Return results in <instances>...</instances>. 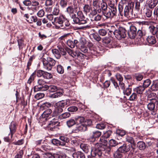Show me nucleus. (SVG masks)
I'll return each mask as SVG.
<instances>
[{"label": "nucleus", "instance_id": "nucleus-9", "mask_svg": "<svg viewBox=\"0 0 158 158\" xmlns=\"http://www.w3.org/2000/svg\"><path fill=\"white\" fill-rule=\"evenodd\" d=\"M68 53L73 58H79L81 59H84L85 56L82 53L76 50L73 51L69 48L66 49Z\"/></svg>", "mask_w": 158, "mask_h": 158}, {"label": "nucleus", "instance_id": "nucleus-30", "mask_svg": "<svg viewBox=\"0 0 158 158\" xmlns=\"http://www.w3.org/2000/svg\"><path fill=\"white\" fill-rule=\"evenodd\" d=\"M52 143L54 145L56 146H64V143L61 142V141L56 139H53L51 140Z\"/></svg>", "mask_w": 158, "mask_h": 158}, {"label": "nucleus", "instance_id": "nucleus-37", "mask_svg": "<svg viewBox=\"0 0 158 158\" xmlns=\"http://www.w3.org/2000/svg\"><path fill=\"white\" fill-rule=\"evenodd\" d=\"M122 153L118 149L114 153V156L115 158H121L122 156Z\"/></svg>", "mask_w": 158, "mask_h": 158}, {"label": "nucleus", "instance_id": "nucleus-17", "mask_svg": "<svg viewBox=\"0 0 158 158\" xmlns=\"http://www.w3.org/2000/svg\"><path fill=\"white\" fill-rule=\"evenodd\" d=\"M64 20H65V18L62 15H60V16L55 18L53 20L54 21L52 22V23H58L60 25L61 27L63 24V23Z\"/></svg>", "mask_w": 158, "mask_h": 158}, {"label": "nucleus", "instance_id": "nucleus-28", "mask_svg": "<svg viewBox=\"0 0 158 158\" xmlns=\"http://www.w3.org/2000/svg\"><path fill=\"white\" fill-rule=\"evenodd\" d=\"M125 139L126 141L130 143L131 145H135V143L133 137L128 135H127Z\"/></svg>", "mask_w": 158, "mask_h": 158}, {"label": "nucleus", "instance_id": "nucleus-44", "mask_svg": "<svg viewBox=\"0 0 158 158\" xmlns=\"http://www.w3.org/2000/svg\"><path fill=\"white\" fill-rule=\"evenodd\" d=\"M23 154V150H20L15 156V158H22Z\"/></svg>", "mask_w": 158, "mask_h": 158}, {"label": "nucleus", "instance_id": "nucleus-36", "mask_svg": "<svg viewBox=\"0 0 158 158\" xmlns=\"http://www.w3.org/2000/svg\"><path fill=\"white\" fill-rule=\"evenodd\" d=\"M137 146L140 150L144 149L145 148V144L143 141H139L137 143Z\"/></svg>", "mask_w": 158, "mask_h": 158}, {"label": "nucleus", "instance_id": "nucleus-59", "mask_svg": "<svg viewBox=\"0 0 158 158\" xmlns=\"http://www.w3.org/2000/svg\"><path fill=\"white\" fill-rule=\"evenodd\" d=\"M137 98L136 94L135 93H133L129 97V100L130 101H135Z\"/></svg>", "mask_w": 158, "mask_h": 158}, {"label": "nucleus", "instance_id": "nucleus-63", "mask_svg": "<svg viewBox=\"0 0 158 158\" xmlns=\"http://www.w3.org/2000/svg\"><path fill=\"white\" fill-rule=\"evenodd\" d=\"M67 0H60V4L62 7H65L67 5Z\"/></svg>", "mask_w": 158, "mask_h": 158}, {"label": "nucleus", "instance_id": "nucleus-21", "mask_svg": "<svg viewBox=\"0 0 158 158\" xmlns=\"http://www.w3.org/2000/svg\"><path fill=\"white\" fill-rule=\"evenodd\" d=\"M145 90L144 87L142 85H140L137 86L134 89V92H136L137 94L141 95Z\"/></svg>", "mask_w": 158, "mask_h": 158}, {"label": "nucleus", "instance_id": "nucleus-35", "mask_svg": "<svg viewBox=\"0 0 158 158\" xmlns=\"http://www.w3.org/2000/svg\"><path fill=\"white\" fill-rule=\"evenodd\" d=\"M66 124L69 127H71L76 124L75 119H70L67 121Z\"/></svg>", "mask_w": 158, "mask_h": 158}, {"label": "nucleus", "instance_id": "nucleus-43", "mask_svg": "<svg viewBox=\"0 0 158 158\" xmlns=\"http://www.w3.org/2000/svg\"><path fill=\"white\" fill-rule=\"evenodd\" d=\"M151 81L149 79H147L145 80L143 83V86L144 87V88L148 87L150 84Z\"/></svg>", "mask_w": 158, "mask_h": 158}, {"label": "nucleus", "instance_id": "nucleus-7", "mask_svg": "<svg viewBox=\"0 0 158 158\" xmlns=\"http://www.w3.org/2000/svg\"><path fill=\"white\" fill-rule=\"evenodd\" d=\"M37 85L34 87L35 91L46 90V87L47 85H46V82L44 81L42 79H38L37 80Z\"/></svg>", "mask_w": 158, "mask_h": 158}, {"label": "nucleus", "instance_id": "nucleus-53", "mask_svg": "<svg viewBox=\"0 0 158 158\" xmlns=\"http://www.w3.org/2000/svg\"><path fill=\"white\" fill-rule=\"evenodd\" d=\"M59 6L56 5L53 9L52 13L53 15H56L59 14Z\"/></svg>", "mask_w": 158, "mask_h": 158}, {"label": "nucleus", "instance_id": "nucleus-55", "mask_svg": "<svg viewBox=\"0 0 158 158\" xmlns=\"http://www.w3.org/2000/svg\"><path fill=\"white\" fill-rule=\"evenodd\" d=\"M67 110L69 112H73L77 111L78 110V108L75 106H72L69 107Z\"/></svg>", "mask_w": 158, "mask_h": 158}, {"label": "nucleus", "instance_id": "nucleus-22", "mask_svg": "<svg viewBox=\"0 0 158 158\" xmlns=\"http://www.w3.org/2000/svg\"><path fill=\"white\" fill-rule=\"evenodd\" d=\"M150 32L153 35H156V37L158 38V25L156 27L151 26L150 27Z\"/></svg>", "mask_w": 158, "mask_h": 158}, {"label": "nucleus", "instance_id": "nucleus-18", "mask_svg": "<svg viewBox=\"0 0 158 158\" xmlns=\"http://www.w3.org/2000/svg\"><path fill=\"white\" fill-rule=\"evenodd\" d=\"M146 3L150 8H153L158 3V0H147Z\"/></svg>", "mask_w": 158, "mask_h": 158}, {"label": "nucleus", "instance_id": "nucleus-39", "mask_svg": "<svg viewBox=\"0 0 158 158\" xmlns=\"http://www.w3.org/2000/svg\"><path fill=\"white\" fill-rule=\"evenodd\" d=\"M41 148L42 149L46 151L51 150L52 149V147L48 144H46L43 145Z\"/></svg>", "mask_w": 158, "mask_h": 158}, {"label": "nucleus", "instance_id": "nucleus-32", "mask_svg": "<svg viewBox=\"0 0 158 158\" xmlns=\"http://www.w3.org/2000/svg\"><path fill=\"white\" fill-rule=\"evenodd\" d=\"M59 139L62 141L61 142L64 144V146L65 145L66 143H68L69 141V139L66 136H60L59 137Z\"/></svg>", "mask_w": 158, "mask_h": 158}, {"label": "nucleus", "instance_id": "nucleus-20", "mask_svg": "<svg viewBox=\"0 0 158 158\" xmlns=\"http://www.w3.org/2000/svg\"><path fill=\"white\" fill-rule=\"evenodd\" d=\"M101 135V133L100 131H92L90 132V136L91 138H94L99 137Z\"/></svg>", "mask_w": 158, "mask_h": 158}, {"label": "nucleus", "instance_id": "nucleus-1", "mask_svg": "<svg viewBox=\"0 0 158 158\" xmlns=\"http://www.w3.org/2000/svg\"><path fill=\"white\" fill-rule=\"evenodd\" d=\"M46 90H48L51 92H56L52 94H50L48 96V97L51 98H56L61 97L63 95V90L60 89L59 87L55 85H47L46 87Z\"/></svg>", "mask_w": 158, "mask_h": 158}, {"label": "nucleus", "instance_id": "nucleus-45", "mask_svg": "<svg viewBox=\"0 0 158 158\" xmlns=\"http://www.w3.org/2000/svg\"><path fill=\"white\" fill-rule=\"evenodd\" d=\"M91 20L92 21H99L101 19V15H97L96 16L93 15L91 17Z\"/></svg>", "mask_w": 158, "mask_h": 158}, {"label": "nucleus", "instance_id": "nucleus-14", "mask_svg": "<svg viewBox=\"0 0 158 158\" xmlns=\"http://www.w3.org/2000/svg\"><path fill=\"white\" fill-rule=\"evenodd\" d=\"M131 147L133 150L134 148H133L132 146H130L129 145H127L126 144H123L122 146H120L118 148L119 150L120 151L123 153H126L129 152L131 149Z\"/></svg>", "mask_w": 158, "mask_h": 158}, {"label": "nucleus", "instance_id": "nucleus-3", "mask_svg": "<svg viewBox=\"0 0 158 158\" xmlns=\"http://www.w3.org/2000/svg\"><path fill=\"white\" fill-rule=\"evenodd\" d=\"M44 68L47 70H51L52 67L54 66L56 63V61L52 58L47 57V59L44 58L42 59Z\"/></svg>", "mask_w": 158, "mask_h": 158}, {"label": "nucleus", "instance_id": "nucleus-47", "mask_svg": "<svg viewBox=\"0 0 158 158\" xmlns=\"http://www.w3.org/2000/svg\"><path fill=\"white\" fill-rule=\"evenodd\" d=\"M67 11L69 14H73L74 12H76L77 10L76 9H74L71 6L68 7L67 9Z\"/></svg>", "mask_w": 158, "mask_h": 158}, {"label": "nucleus", "instance_id": "nucleus-52", "mask_svg": "<svg viewBox=\"0 0 158 158\" xmlns=\"http://www.w3.org/2000/svg\"><path fill=\"white\" fill-rule=\"evenodd\" d=\"M109 143L110 146L114 147L117 145L118 143L115 140L111 139L109 140Z\"/></svg>", "mask_w": 158, "mask_h": 158}, {"label": "nucleus", "instance_id": "nucleus-54", "mask_svg": "<svg viewBox=\"0 0 158 158\" xmlns=\"http://www.w3.org/2000/svg\"><path fill=\"white\" fill-rule=\"evenodd\" d=\"M44 96V94L42 93H39L36 94L35 96V98L37 100H39L42 98Z\"/></svg>", "mask_w": 158, "mask_h": 158}, {"label": "nucleus", "instance_id": "nucleus-58", "mask_svg": "<svg viewBox=\"0 0 158 158\" xmlns=\"http://www.w3.org/2000/svg\"><path fill=\"white\" fill-rule=\"evenodd\" d=\"M35 74L34 73H32V74L31 75V76H30V77H29V79L28 80V83L30 84L31 83L32 81L34 80L35 77Z\"/></svg>", "mask_w": 158, "mask_h": 158}, {"label": "nucleus", "instance_id": "nucleus-61", "mask_svg": "<svg viewBox=\"0 0 158 158\" xmlns=\"http://www.w3.org/2000/svg\"><path fill=\"white\" fill-rule=\"evenodd\" d=\"M67 45L70 47L72 48L74 47V45L73 41L68 40L67 42Z\"/></svg>", "mask_w": 158, "mask_h": 158}, {"label": "nucleus", "instance_id": "nucleus-26", "mask_svg": "<svg viewBox=\"0 0 158 158\" xmlns=\"http://www.w3.org/2000/svg\"><path fill=\"white\" fill-rule=\"evenodd\" d=\"M147 41L151 44H155L156 42L155 38L154 36H149L146 39Z\"/></svg>", "mask_w": 158, "mask_h": 158}, {"label": "nucleus", "instance_id": "nucleus-13", "mask_svg": "<svg viewBox=\"0 0 158 158\" xmlns=\"http://www.w3.org/2000/svg\"><path fill=\"white\" fill-rule=\"evenodd\" d=\"M136 28L134 26L130 27V30L128 31V35L131 39H134L136 36Z\"/></svg>", "mask_w": 158, "mask_h": 158}, {"label": "nucleus", "instance_id": "nucleus-31", "mask_svg": "<svg viewBox=\"0 0 158 158\" xmlns=\"http://www.w3.org/2000/svg\"><path fill=\"white\" fill-rule=\"evenodd\" d=\"M154 103H156L155 102H153V99H152L151 102L148 104L147 107L148 109L150 110H153L155 107Z\"/></svg>", "mask_w": 158, "mask_h": 158}, {"label": "nucleus", "instance_id": "nucleus-16", "mask_svg": "<svg viewBox=\"0 0 158 158\" xmlns=\"http://www.w3.org/2000/svg\"><path fill=\"white\" fill-rule=\"evenodd\" d=\"M10 133L9 135H10V138L11 139L13 134L15 132L16 129V123L14 121H12L9 125Z\"/></svg>", "mask_w": 158, "mask_h": 158}, {"label": "nucleus", "instance_id": "nucleus-4", "mask_svg": "<svg viewBox=\"0 0 158 158\" xmlns=\"http://www.w3.org/2000/svg\"><path fill=\"white\" fill-rule=\"evenodd\" d=\"M108 4L109 8L107 10V12L105 14L109 17V18H111L116 15L117 9L114 4L112 2H110Z\"/></svg>", "mask_w": 158, "mask_h": 158}, {"label": "nucleus", "instance_id": "nucleus-40", "mask_svg": "<svg viewBox=\"0 0 158 158\" xmlns=\"http://www.w3.org/2000/svg\"><path fill=\"white\" fill-rule=\"evenodd\" d=\"M86 43V41L85 39L83 38H81L79 39V44H78V47H83L85 46Z\"/></svg>", "mask_w": 158, "mask_h": 158}, {"label": "nucleus", "instance_id": "nucleus-51", "mask_svg": "<svg viewBox=\"0 0 158 158\" xmlns=\"http://www.w3.org/2000/svg\"><path fill=\"white\" fill-rule=\"evenodd\" d=\"M57 70L59 73L62 74L64 72V69L63 67L61 65H58L57 67Z\"/></svg>", "mask_w": 158, "mask_h": 158}, {"label": "nucleus", "instance_id": "nucleus-46", "mask_svg": "<svg viewBox=\"0 0 158 158\" xmlns=\"http://www.w3.org/2000/svg\"><path fill=\"white\" fill-rule=\"evenodd\" d=\"M57 47L58 48V49L59 50L60 52L61 53V54L63 55H65L66 54V52H67L66 50V49L68 48H67L65 49V51L63 49L61 46H57Z\"/></svg>", "mask_w": 158, "mask_h": 158}, {"label": "nucleus", "instance_id": "nucleus-10", "mask_svg": "<svg viewBox=\"0 0 158 158\" xmlns=\"http://www.w3.org/2000/svg\"><path fill=\"white\" fill-rule=\"evenodd\" d=\"M92 122L91 120H86L85 123L78 124L76 127L77 129L79 131H85L87 130V127L92 124Z\"/></svg>", "mask_w": 158, "mask_h": 158}, {"label": "nucleus", "instance_id": "nucleus-42", "mask_svg": "<svg viewBox=\"0 0 158 158\" xmlns=\"http://www.w3.org/2000/svg\"><path fill=\"white\" fill-rule=\"evenodd\" d=\"M102 148V151H104L105 152L108 153L111 150V148L110 147L106 146L104 145L102 147H101Z\"/></svg>", "mask_w": 158, "mask_h": 158}, {"label": "nucleus", "instance_id": "nucleus-2", "mask_svg": "<svg viewBox=\"0 0 158 158\" xmlns=\"http://www.w3.org/2000/svg\"><path fill=\"white\" fill-rule=\"evenodd\" d=\"M77 16L75 14L71 15V17L73 19V23L78 25L85 24L87 23L86 19L83 13L81 11H78L77 13Z\"/></svg>", "mask_w": 158, "mask_h": 158}, {"label": "nucleus", "instance_id": "nucleus-29", "mask_svg": "<svg viewBox=\"0 0 158 158\" xmlns=\"http://www.w3.org/2000/svg\"><path fill=\"white\" fill-rule=\"evenodd\" d=\"M69 103V100H67L66 101H62L58 102V106L62 108H64L65 105H68Z\"/></svg>", "mask_w": 158, "mask_h": 158}, {"label": "nucleus", "instance_id": "nucleus-50", "mask_svg": "<svg viewBox=\"0 0 158 158\" xmlns=\"http://www.w3.org/2000/svg\"><path fill=\"white\" fill-rule=\"evenodd\" d=\"M43 77L45 78L49 79L52 77V76L51 74L44 71V73H43Z\"/></svg>", "mask_w": 158, "mask_h": 158}, {"label": "nucleus", "instance_id": "nucleus-49", "mask_svg": "<svg viewBox=\"0 0 158 158\" xmlns=\"http://www.w3.org/2000/svg\"><path fill=\"white\" fill-rule=\"evenodd\" d=\"M97 11L98 13H100L101 11V8H99L97 9H94L90 13V17H91H91L93 15L96 16L97 15Z\"/></svg>", "mask_w": 158, "mask_h": 158}, {"label": "nucleus", "instance_id": "nucleus-25", "mask_svg": "<svg viewBox=\"0 0 158 158\" xmlns=\"http://www.w3.org/2000/svg\"><path fill=\"white\" fill-rule=\"evenodd\" d=\"M80 147L81 149L85 153H87L89 152V149H90V147L87 144L85 143H81Z\"/></svg>", "mask_w": 158, "mask_h": 158}, {"label": "nucleus", "instance_id": "nucleus-60", "mask_svg": "<svg viewBox=\"0 0 158 158\" xmlns=\"http://www.w3.org/2000/svg\"><path fill=\"white\" fill-rule=\"evenodd\" d=\"M102 42L103 43L108 44L110 42V39L109 37H105L103 38Z\"/></svg>", "mask_w": 158, "mask_h": 158}, {"label": "nucleus", "instance_id": "nucleus-48", "mask_svg": "<svg viewBox=\"0 0 158 158\" xmlns=\"http://www.w3.org/2000/svg\"><path fill=\"white\" fill-rule=\"evenodd\" d=\"M94 39L97 41L101 40V38L97 33H94L92 34Z\"/></svg>", "mask_w": 158, "mask_h": 158}, {"label": "nucleus", "instance_id": "nucleus-34", "mask_svg": "<svg viewBox=\"0 0 158 158\" xmlns=\"http://www.w3.org/2000/svg\"><path fill=\"white\" fill-rule=\"evenodd\" d=\"M100 1L99 0H95L93 1V6L95 9L100 8Z\"/></svg>", "mask_w": 158, "mask_h": 158}, {"label": "nucleus", "instance_id": "nucleus-64", "mask_svg": "<svg viewBox=\"0 0 158 158\" xmlns=\"http://www.w3.org/2000/svg\"><path fill=\"white\" fill-rule=\"evenodd\" d=\"M131 89L128 88H127L125 90L123 91V92L124 94L128 96L131 94Z\"/></svg>", "mask_w": 158, "mask_h": 158}, {"label": "nucleus", "instance_id": "nucleus-19", "mask_svg": "<svg viewBox=\"0 0 158 158\" xmlns=\"http://www.w3.org/2000/svg\"><path fill=\"white\" fill-rule=\"evenodd\" d=\"M101 9H102V12L103 13L104 15L106 17L107 19L109 18V17L107 16V15H106L105 14L106 13H107V6L106 3L105 2H102V3L101 4Z\"/></svg>", "mask_w": 158, "mask_h": 158}, {"label": "nucleus", "instance_id": "nucleus-12", "mask_svg": "<svg viewBox=\"0 0 158 158\" xmlns=\"http://www.w3.org/2000/svg\"><path fill=\"white\" fill-rule=\"evenodd\" d=\"M133 5L126 6L124 9V15L127 18H130L132 15L133 12Z\"/></svg>", "mask_w": 158, "mask_h": 158}, {"label": "nucleus", "instance_id": "nucleus-62", "mask_svg": "<svg viewBox=\"0 0 158 158\" xmlns=\"http://www.w3.org/2000/svg\"><path fill=\"white\" fill-rule=\"evenodd\" d=\"M145 14L147 17H150L152 16V11L151 10L149 9H146Z\"/></svg>", "mask_w": 158, "mask_h": 158}, {"label": "nucleus", "instance_id": "nucleus-57", "mask_svg": "<svg viewBox=\"0 0 158 158\" xmlns=\"http://www.w3.org/2000/svg\"><path fill=\"white\" fill-rule=\"evenodd\" d=\"M145 35V31L144 30H139L138 31L137 35L139 36V38H141L142 36Z\"/></svg>", "mask_w": 158, "mask_h": 158}, {"label": "nucleus", "instance_id": "nucleus-24", "mask_svg": "<svg viewBox=\"0 0 158 158\" xmlns=\"http://www.w3.org/2000/svg\"><path fill=\"white\" fill-rule=\"evenodd\" d=\"M72 156L74 158H85V157L84 154L81 152H77L73 153Z\"/></svg>", "mask_w": 158, "mask_h": 158}, {"label": "nucleus", "instance_id": "nucleus-23", "mask_svg": "<svg viewBox=\"0 0 158 158\" xmlns=\"http://www.w3.org/2000/svg\"><path fill=\"white\" fill-rule=\"evenodd\" d=\"M75 121L76 124L85 123L86 120H85L84 118L81 116H76L75 118Z\"/></svg>", "mask_w": 158, "mask_h": 158}, {"label": "nucleus", "instance_id": "nucleus-33", "mask_svg": "<svg viewBox=\"0 0 158 158\" xmlns=\"http://www.w3.org/2000/svg\"><path fill=\"white\" fill-rule=\"evenodd\" d=\"M39 5V3L37 1H33L31 2V6H34V7L32 8V9H34V10L36 11L38 9ZM31 8H32V7H31Z\"/></svg>", "mask_w": 158, "mask_h": 158}, {"label": "nucleus", "instance_id": "nucleus-5", "mask_svg": "<svg viewBox=\"0 0 158 158\" xmlns=\"http://www.w3.org/2000/svg\"><path fill=\"white\" fill-rule=\"evenodd\" d=\"M58 120L57 117L52 116L50 119L45 122L44 124L46 125V127L48 128L50 127V129L52 130L54 127L55 126L54 125H58Z\"/></svg>", "mask_w": 158, "mask_h": 158}, {"label": "nucleus", "instance_id": "nucleus-41", "mask_svg": "<svg viewBox=\"0 0 158 158\" xmlns=\"http://www.w3.org/2000/svg\"><path fill=\"white\" fill-rule=\"evenodd\" d=\"M70 116V113L69 112H65L59 116L60 119H65L69 117Z\"/></svg>", "mask_w": 158, "mask_h": 158}, {"label": "nucleus", "instance_id": "nucleus-6", "mask_svg": "<svg viewBox=\"0 0 158 158\" xmlns=\"http://www.w3.org/2000/svg\"><path fill=\"white\" fill-rule=\"evenodd\" d=\"M126 30L123 27H119L118 29L115 30L114 32V34L115 37L118 40H120L126 36Z\"/></svg>", "mask_w": 158, "mask_h": 158}, {"label": "nucleus", "instance_id": "nucleus-38", "mask_svg": "<svg viewBox=\"0 0 158 158\" xmlns=\"http://www.w3.org/2000/svg\"><path fill=\"white\" fill-rule=\"evenodd\" d=\"M61 25V27H62V28L64 29L66 27H69L70 26V24L69 21L65 18V20L63 21V24Z\"/></svg>", "mask_w": 158, "mask_h": 158}, {"label": "nucleus", "instance_id": "nucleus-8", "mask_svg": "<svg viewBox=\"0 0 158 158\" xmlns=\"http://www.w3.org/2000/svg\"><path fill=\"white\" fill-rule=\"evenodd\" d=\"M102 148L99 146V144L97 143L94 147L92 149L91 152V154L92 156L99 157L102 156Z\"/></svg>", "mask_w": 158, "mask_h": 158}, {"label": "nucleus", "instance_id": "nucleus-27", "mask_svg": "<svg viewBox=\"0 0 158 158\" xmlns=\"http://www.w3.org/2000/svg\"><path fill=\"white\" fill-rule=\"evenodd\" d=\"M52 52L55 56L57 59H59L61 57V54L59 49H54L52 50Z\"/></svg>", "mask_w": 158, "mask_h": 158}, {"label": "nucleus", "instance_id": "nucleus-11", "mask_svg": "<svg viewBox=\"0 0 158 158\" xmlns=\"http://www.w3.org/2000/svg\"><path fill=\"white\" fill-rule=\"evenodd\" d=\"M52 112L51 109H48L44 111L42 114L41 120L43 122V124L51 117L52 116L51 114Z\"/></svg>", "mask_w": 158, "mask_h": 158}, {"label": "nucleus", "instance_id": "nucleus-15", "mask_svg": "<svg viewBox=\"0 0 158 158\" xmlns=\"http://www.w3.org/2000/svg\"><path fill=\"white\" fill-rule=\"evenodd\" d=\"M23 17L27 19V21L30 23H35L37 21V18L36 16H30L28 13L24 14Z\"/></svg>", "mask_w": 158, "mask_h": 158}, {"label": "nucleus", "instance_id": "nucleus-56", "mask_svg": "<svg viewBox=\"0 0 158 158\" xmlns=\"http://www.w3.org/2000/svg\"><path fill=\"white\" fill-rule=\"evenodd\" d=\"M98 32L99 35L102 36L105 35L107 33V32L106 30L104 29H100L99 30Z\"/></svg>", "mask_w": 158, "mask_h": 158}]
</instances>
